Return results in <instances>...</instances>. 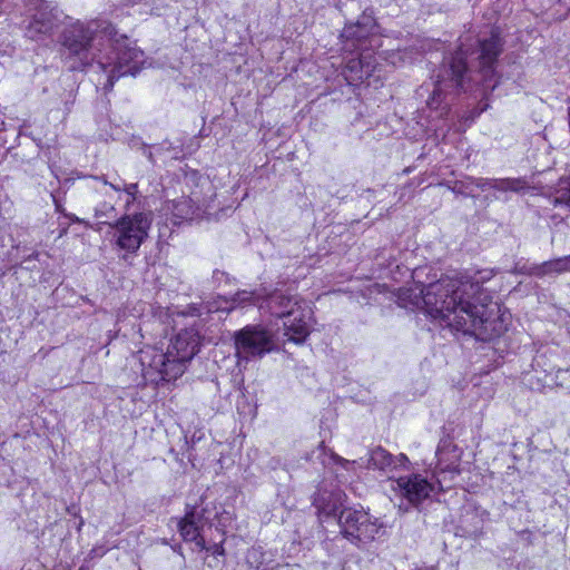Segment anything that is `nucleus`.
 I'll list each match as a JSON object with an SVG mask.
<instances>
[{
    "mask_svg": "<svg viewBox=\"0 0 570 570\" xmlns=\"http://www.w3.org/2000/svg\"><path fill=\"white\" fill-rule=\"evenodd\" d=\"M492 276L491 271L473 276L462 273L442 276L421 291L425 312L442 326L479 341L499 337L507 331V321L481 284Z\"/></svg>",
    "mask_w": 570,
    "mask_h": 570,
    "instance_id": "1",
    "label": "nucleus"
},
{
    "mask_svg": "<svg viewBox=\"0 0 570 570\" xmlns=\"http://www.w3.org/2000/svg\"><path fill=\"white\" fill-rule=\"evenodd\" d=\"M115 29L97 20L75 21L65 28L61 36L62 46L70 55L80 59L82 66L97 62L106 73L105 88L111 90L119 77L136 76L139 68L132 63L136 51L128 47V39L114 40Z\"/></svg>",
    "mask_w": 570,
    "mask_h": 570,
    "instance_id": "2",
    "label": "nucleus"
},
{
    "mask_svg": "<svg viewBox=\"0 0 570 570\" xmlns=\"http://www.w3.org/2000/svg\"><path fill=\"white\" fill-rule=\"evenodd\" d=\"M503 41L498 29H492L490 37L478 41L479 69L472 72L468 68V49L461 46L450 57L444 58L440 67L434 88L426 104L431 110L440 111L443 116L449 110V104L445 102L449 89H470L469 83L475 82L481 87L483 95H488L495 89L499 83V76L495 70L498 57L502 52Z\"/></svg>",
    "mask_w": 570,
    "mask_h": 570,
    "instance_id": "3",
    "label": "nucleus"
},
{
    "mask_svg": "<svg viewBox=\"0 0 570 570\" xmlns=\"http://www.w3.org/2000/svg\"><path fill=\"white\" fill-rule=\"evenodd\" d=\"M200 335L194 327L180 331L167 345L164 351L161 346H149L145 348V357L149 358L148 371L145 372V384L147 382L158 384L163 381H174L181 376L186 364L198 353Z\"/></svg>",
    "mask_w": 570,
    "mask_h": 570,
    "instance_id": "4",
    "label": "nucleus"
},
{
    "mask_svg": "<svg viewBox=\"0 0 570 570\" xmlns=\"http://www.w3.org/2000/svg\"><path fill=\"white\" fill-rule=\"evenodd\" d=\"M377 518L363 509L345 508L340 512L341 533L357 547L371 543L384 532Z\"/></svg>",
    "mask_w": 570,
    "mask_h": 570,
    "instance_id": "5",
    "label": "nucleus"
},
{
    "mask_svg": "<svg viewBox=\"0 0 570 570\" xmlns=\"http://www.w3.org/2000/svg\"><path fill=\"white\" fill-rule=\"evenodd\" d=\"M237 365L262 358L275 350L273 334L259 325H247L234 335Z\"/></svg>",
    "mask_w": 570,
    "mask_h": 570,
    "instance_id": "6",
    "label": "nucleus"
},
{
    "mask_svg": "<svg viewBox=\"0 0 570 570\" xmlns=\"http://www.w3.org/2000/svg\"><path fill=\"white\" fill-rule=\"evenodd\" d=\"M473 187L481 190L493 189L499 193H520L524 190L528 185L522 178H475L468 176L464 179L455 180L449 185V189L458 195L465 197H475Z\"/></svg>",
    "mask_w": 570,
    "mask_h": 570,
    "instance_id": "7",
    "label": "nucleus"
},
{
    "mask_svg": "<svg viewBox=\"0 0 570 570\" xmlns=\"http://www.w3.org/2000/svg\"><path fill=\"white\" fill-rule=\"evenodd\" d=\"M313 309L307 301L295 307L283 321V336L287 342L303 344L311 334Z\"/></svg>",
    "mask_w": 570,
    "mask_h": 570,
    "instance_id": "8",
    "label": "nucleus"
},
{
    "mask_svg": "<svg viewBox=\"0 0 570 570\" xmlns=\"http://www.w3.org/2000/svg\"><path fill=\"white\" fill-rule=\"evenodd\" d=\"M391 488L414 507L426 500L434 490V485L421 474L400 476L392 481Z\"/></svg>",
    "mask_w": 570,
    "mask_h": 570,
    "instance_id": "9",
    "label": "nucleus"
},
{
    "mask_svg": "<svg viewBox=\"0 0 570 570\" xmlns=\"http://www.w3.org/2000/svg\"><path fill=\"white\" fill-rule=\"evenodd\" d=\"M376 22L373 12L365 10L356 22L344 27L341 37L346 41V49L365 50V41L373 36Z\"/></svg>",
    "mask_w": 570,
    "mask_h": 570,
    "instance_id": "10",
    "label": "nucleus"
},
{
    "mask_svg": "<svg viewBox=\"0 0 570 570\" xmlns=\"http://www.w3.org/2000/svg\"><path fill=\"white\" fill-rule=\"evenodd\" d=\"M183 185V193L187 194L190 202H194L196 205H208L215 196V189L210 179L207 176L200 175L197 170L186 171Z\"/></svg>",
    "mask_w": 570,
    "mask_h": 570,
    "instance_id": "11",
    "label": "nucleus"
},
{
    "mask_svg": "<svg viewBox=\"0 0 570 570\" xmlns=\"http://www.w3.org/2000/svg\"><path fill=\"white\" fill-rule=\"evenodd\" d=\"M304 302L305 299L297 295H287L281 291H274L262 299L259 309L267 311L271 315L284 320Z\"/></svg>",
    "mask_w": 570,
    "mask_h": 570,
    "instance_id": "12",
    "label": "nucleus"
},
{
    "mask_svg": "<svg viewBox=\"0 0 570 570\" xmlns=\"http://www.w3.org/2000/svg\"><path fill=\"white\" fill-rule=\"evenodd\" d=\"M375 69L376 59L373 53L362 50L358 57L348 59L343 75L350 85H357L371 77Z\"/></svg>",
    "mask_w": 570,
    "mask_h": 570,
    "instance_id": "13",
    "label": "nucleus"
},
{
    "mask_svg": "<svg viewBox=\"0 0 570 570\" xmlns=\"http://www.w3.org/2000/svg\"><path fill=\"white\" fill-rule=\"evenodd\" d=\"M345 494L340 490L326 491L318 489L313 497V505L321 518L334 517L338 519L340 512L344 509Z\"/></svg>",
    "mask_w": 570,
    "mask_h": 570,
    "instance_id": "14",
    "label": "nucleus"
},
{
    "mask_svg": "<svg viewBox=\"0 0 570 570\" xmlns=\"http://www.w3.org/2000/svg\"><path fill=\"white\" fill-rule=\"evenodd\" d=\"M142 219L136 215L134 218H124L119 223L118 245L127 250H137L142 242Z\"/></svg>",
    "mask_w": 570,
    "mask_h": 570,
    "instance_id": "15",
    "label": "nucleus"
},
{
    "mask_svg": "<svg viewBox=\"0 0 570 570\" xmlns=\"http://www.w3.org/2000/svg\"><path fill=\"white\" fill-rule=\"evenodd\" d=\"M56 21L57 17L52 10L47 4H42L28 23L26 35L32 40H38L52 31Z\"/></svg>",
    "mask_w": 570,
    "mask_h": 570,
    "instance_id": "16",
    "label": "nucleus"
},
{
    "mask_svg": "<svg viewBox=\"0 0 570 570\" xmlns=\"http://www.w3.org/2000/svg\"><path fill=\"white\" fill-rule=\"evenodd\" d=\"M203 527L202 515L193 508L186 512L185 517L178 522V530L185 541L195 542L200 550L207 549L205 539L200 534Z\"/></svg>",
    "mask_w": 570,
    "mask_h": 570,
    "instance_id": "17",
    "label": "nucleus"
},
{
    "mask_svg": "<svg viewBox=\"0 0 570 570\" xmlns=\"http://www.w3.org/2000/svg\"><path fill=\"white\" fill-rule=\"evenodd\" d=\"M568 272H570V255L547 261L539 265H533L529 267L525 273L531 276L543 277L548 275H559Z\"/></svg>",
    "mask_w": 570,
    "mask_h": 570,
    "instance_id": "18",
    "label": "nucleus"
},
{
    "mask_svg": "<svg viewBox=\"0 0 570 570\" xmlns=\"http://www.w3.org/2000/svg\"><path fill=\"white\" fill-rule=\"evenodd\" d=\"M207 206V204L196 205L194 202H190L188 196H186V198L179 202H174L173 213L176 217L181 219H194L195 217H198Z\"/></svg>",
    "mask_w": 570,
    "mask_h": 570,
    "instance_id": "19",
    "label": "nucleus"
},
{
    "mask_svg": "<svg viewBox=\"0 0 570 570\" xmlns=\"http://www.w3.org/2000/svg\"><path fill=\"white\" fill-rule=\"evenodd\" d=\"M264 297L261 296L257 292H248V291H238L235 293L229 299H225L226 304H229L226 307L218 306L216 309L223 308L227 311H232L237 307H245L247 305L257 304L262 302Z\"/></svg>",
    "mask_w": 570,
    "mask_h": 570,
    "instance_id": "20",
    "label": "nucleus"
},
{
    "mask_svg": "<svg viewBox=\"0 0 570 570\" xmlns=\"http://www.w3.org/2000/svg\"><path fill=\"white\" fill-rule=\"evenodd\" d=\"M394 463V458L384 449L376 448L370 453V458L367 460V466L371 469H377L385 471L389 468H392Z\"/></svg>",
    "mask_w": 570,
    "mask_h": 570,
    "instance_id": "21",
    "label": "nucleus"
},
{
    "mask_svg": "<svg viewBox=\"0 0 570 570\" xmlns=\"http://www.w3.org/2000/svg\"><path fill=\"white\" fill-rule=\"evenodd\" d=\"M168 311H169L168 317L173 318V323L176 325L177 321L174 318L175 316H177V317H184L187 315L200 316V315H203L204 312L210 313L213 309L209 306H205L203 304H200V305L191 304V305H188L184 309L174 308V309H168Z\"/></svg>",
    "mask_w": 570,
    "mask_h": 570,
    "instance_id": "22",
    "label": "nucleus"
},
{
    "mask_svg": "<svg viewBox=\"0 0 570 570\" xmlns=\"http://www.w3.org/2000/svg\"><path fill=\"white\" fill-rule=\"evenodd\" d=\"M552 203L570 213V181L561 180L553 196Z\"/></svg>",
    "mask_w": 570,
    "mask_h": 570,
    "instance_id": "23",
    "label": "nucleus"
},
{
    "mask_svg": "<svg viewBox=\"0 0 570 570\" xmlns=\"http://www.w3.org/2000/svg\"><path fill=\"white\" fill-rule=\"evenodd\" d=\"M206 550H210L214 556H224L225 549L222 543H215L213 547L208 548Z\"/></svg>",
    "mask_w": 570,
    "mask_h": 570,
    "instance_id": "24",
    "label": "nucleus"
},
{
    "mask_svg": "<svg viewBox=\"0 0 570 570\" xmlns=\"http://www.w3.org/2000/svg\"><path fill=\"white\" fill-rule=\"evenodd\" d=\"M407 462V456L404 454H400L399 456L394 458V463L392 466L401 465Z\"/></svg>",
    "mask_w": 570,
    "mask_h": 570,
    "instance_id": "25",
    "label": "nucleus"
},
{
    "mask_svg": "<svg viewBox=\"0 0 570 570\" xmlns=\"http://www.w3.org/2000/svg\"><path fill=\"white\" fill-rule=\"evenodd\" d=\"M334 461H335L336 463H340V464L344 465V466H345V465H347V464H351V463H352V462H350L348 460H345V459H343V458H341V456H338V455H335V456H334Z\"/></svg>",
    "mask_w": 570,
    "mask_h": 570,
    "instance_id": "26",
    "label": "nucleus"
},
{
    "mask_svg": "<svg viewBox=\"0 0 570 570\" xmlns=\"http://www.w3.org/2000/svg\"><path fill=\"white\" fill-rule=\"evenodd\" d=\"M137 189H138V185L134 184V185H130L126 190L129 195H132L137 191Z\"/></svg>",
    "mask_w": 570,
    "mask_h": 570,
    "instance_id": "27",
    "label": "nucleus"
},
{
    "mask_svg": "<svg viewBox=\"0 0 570 570\" xmlns=\"http://www.w3.org/2000/svg\"><path fill=\"white\" fill-rule=\"evenodd\" d=\"M446 469H449V472H453V473H455V474H458V473H459V470H458V468H456V466L450 468V466L448 465V466H446Z\"/></svg>",
    "mask_w": 570,
    "mask_h": 570,
    "instance_id": "28",
    "label": "nucleus"
},
{
    "mask_svg": "<svg viewBox=\"0 0 570 570\" xmlns=\"http://www.w3.org/2000/svg\"><path fill=\"white\" fill-rule=\"evenodd\" d=\"M499 199V196L493 195L492 197L485 196V200Z\"/></svg>",
    "mask_w": 570,
    "mask_h": 570,
    "instance_id": "29",
    "label": "nucleus"
},
{
    "mask_svg": "<svg viewBox=\"0 0 570 570\" xmlns=\"http://www.w3.org/2000/svg\"><path fill=\"white\" fill-rule=\"evenodd\" d=\"M111 188H114L115 190H120V186L119 185H115V184H110Z\"/></svg>",
    "mask_w": 570,
    "mask_h": 570,
    "instance_id": "30",
    "label": "nucleus"
}]
</instances>
